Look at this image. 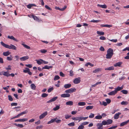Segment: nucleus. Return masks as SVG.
Here are the masks:
<instances>
[{"mask_svg":"<svg viewBox=\"0 0 129 129\" xmlns=\"http://www.w3.org/2000/svg\"><path fill=\"white\" fill-rule=\"evenodd\" d=\"M1 44L3 46L6 48L15 50L16 49V47L12 44H11L10 45H9L8 44H5L2 41L1 42Z\"/></svg>","mask_w":129,"mask_h":129,"instance_id":"obj_1","label":"nucleus"},{"mask_svg":"<svg viewBox=\"0 0 129 129\" xmlns=\"http://www.w3.org/2000/svg\"><path fill=\"white\" fill-rule=\"evenodd\" d=\"M113 54V51L111 48L109 49L107 51V54H106V58L107 59H110Z\"/></svg>","mask_w":129,"mask_h":129,"instance_id":"obj_2","label":"nucleus"},{"mask_svg":"<svg viewBox=\"0 0 129 129\" xmlns=\"http://www.w3.org/2000/svg\"><path fill=\"white\" fill-rule=\"evenodd\" d=\"M113 122L112 120L109 119L106 120H104L102 121V122L103 123L104 125H109L111 124Z\"/></svg>","mask_w":129,"mask_h":129,"instance_id":"obj_3","label":"nucleus"},{"mask_svg":"<svg viewBox=\"0 0 129 129\" xmlns=\"http://www.w3.org/2000/svg\"><path fill=\"white\" fill-rule=\"evenodd\" d=\"M76 90V89L75 88H71L70 89L66 90L65 91V92L68 93H71L75 91Z\"/></svg>","mask_w":129,"mask_h":129,"instance_id":"obj_4","label":"nucleus"},{"mask_svg":"<svg viewBox=\"0 0 129 129\" xmlns=\"http://www.w3.org/2000/svg\"><path fill=\"white\" fill-rule=\"evenodd\" d=\"M103 125H104V124L102 122V123H98L96 125L97 127V129H103Z\"/></svg>","mask_w":129,"mask_h":129,"instance_id":"obj_5","label":"nucleus"},{"mask_svg":"<svg viewBox=\"0 0 129 129\" xmlns=\"http://www.w3.org/2000/svg\"><path fill=\"white\" fill-rule=\"evenodd\" d=\"M81 81L80 78L79 77L76 78L73 81V82L75 84H77Z\"/></svg>","mask_w":129,"mask_h":129,"instance_id":"obj_6","label":"nucleus"},{"mask_svg":"<svg viewBox=\"0 0 129 129\" xmlns=\"http://www.w3.org/2000/svg\"><path fill=\"white\" fill-rule=\"evenodd\" d=\"M70 96V94L66 93H63L60 96L62 98H69Z\"/></svg>","mask_w":129,"mask_h":129,"instance_id":"obj_7","label":"nucleus"},{"mask_svg":"<svg viewBox=\"0 0 129 129\" xmlns=\"http://www.w3.org/2000/svg\"><path fill=\"white\" fill-rule=\"evenodd\" d=\"M28 120V119L26 118H24L21 119H18L15 120V122H24Z\"/></svg>","mask_w":129,"mask_h":129,"instance_id":"obj_8","label":"nucleus"},{"mask_svg":"<svg viewBox=\"0 0 129 129\" xmlns=\"http://www.w3.org/2000/svg\"><path fill=\"white\" fill-rule=\"evenodd\" d=\"M47 114V112L46 111L39 116V118L41 119L44 118Z\"/></svg>","mask_w":129,"mask_h":129,"instance_id":"obj_9","label":"nucleus"},{"mask_svg":"<svg viewBox=\"0 0 129 129\" xmlns=\"http://www.w3.org/2000/svg\"><path fill=\"white\" fill-rule=\"evenodd\" d=\"M57 96H55L50 100L47 101V102L48 103H49L52 102H54L57 99Z\"/></svg>","mask_w":129,"mask_h":129,"instance_id":"obj_10","label":"nucleus"},{"mask_svg":"<svg viewBox=\"0 0 129 129\" xmlns=\"http://www.w3.org/2000/svg\"><path fill=\"white\" fill-rule=\"evenodd\" d=\"M121 114L120 112H118L117 113L115 114L114 116V119H117L118 118L119 115Z\"/></svg>","mask_w":129,"mask_h":129,"instance_id":"obj_11","label":"nucleus"},{"mask_svg":"<svg viewBox=\"0 0 129 129\" xmlns=\"http://www.w3.org/2000/svg\"><path fill=\"white\" fill-rule=\"evenodd\" d=\"M72 119L74 120H79L78 122H80V121L81 120V116H79L77 117H72Z\"/></svg>","mask_w":129,"mask_h":129,"instance_id":"obj_12","label":"nucleus"},{"mask_svg":"<svg viewBox=\"0 0 129 129\" xmlns=\"http://www.w3.org/2000/svg\"><path fill=\"white\" fill-rule=\"evenodd\" d=\"M29 57L28 56H25L20 57V60L21 61H24L29 59Z\"/></svg>","mask_w":129,"mask_h":129,"instance_id":"obj_13","label":"nucleus"},{"mask_svg":"<svg viewBox=\"0 0 129 129\" xmlns=\"http://www.w3.org/2000/svg\"><path fill=\"white\" fill-rule=\"evenodd\" d=\"M129 122V119L125 121H124L121 123L120 124L121 126H123Z\"/></svg>","mask_w":129,"mask_h":129,"instance_id":"obj_14","label":"nucleus"},{"mask_svg":"<svg viewBox=\"0 0 129 129\" xmlns=\"http://www.w3.org/2000/svg\"><path fill=\"white\" fill-rule=\"evenodd\" d=\"M122 62H119L116 63L115 64H114V66L115 67L117 66L120 67L121 65L122 64Z\"/></svg>","mask_w":129,"mask_h":129,"instance_id":"obj_15","label":"nucleus"},{"mask_svg":"<svg viewBox=\"0 0 129 129\" xmlns=\"http://www.w3.org/2000/svg\"><path fill=\"white\" fill-rule=\"evenodd\" d=\"M53 67L52 66H48V65H46L44 67L42 68V69H50L52 68Z\"/></svg>","mask_w":129,"mask_h":129,"instance_id":"obj_16","label":"nucleus"},{"mask_svg":"<svg viewBox=\"0 0 129 129\" xmlns=\"http://www.w3.org/2000/svg\"><path fill=\"white\" fill-rule=\"evenodd\" d=\"M123 88V86H121V87H119L118 86L117 88H116L115 90L116 91V92H117L118 91L120 90H122Z\"/></svg>","mask_w":129,"mask_h":129,"instance_id":"obj_17","label":"nucleus"},{"mask_svg":"<svg viewBox=\"0 0 129 129\" xmlns=\"http://www.w3.org/2000/svg\"><path fill=\"white\" fill-rule=\"evenodd\" d=\"M33 6L36 7V5L34 4H30L27 5V7L29 9H30Z\"/></svg>","mask_w":129,"mask_h":129,"instance_id":"obj_18","label":"nucleus"},{"mask_svg":"<svg viewBox=\"0 0 129 129\" xmlns=\"http://www.w3.org/2000/svg\"><path fill=\"white\" fill-rule=\"evenodd\" d=\"M11 53V52L8 51L3 52V55L5 56H7L9 55Z\"/></svg>","mask_w":129,"mask_h":129,"instance_id":"obj_19","label":"nucleus"},{"mask_svg":"<svg viewBox=\"0 0 129 129\" xmlns=\"http://www.w3.org/2000/svg\"><path fill=\"white\" fill-rule=\"evenodd\" d=\"M117 93V92H116V91L115 89V90H114L108 93V94L109 95H115Z\"/></svg>","mask_w":129,"mask_h":129,"instance_id":"obj_20","label":"nucleus"},{"mask_svg":"<svg viewBox=\"0 0 129 129\" xmlns=\"http://www.w3.org/2000/svg\"><path fill=\"white\" fill-rule=\"evenodd\" d=\"M8 38L11 39L15 41H18V40L16 38H15L13 36H8Z\"/></svg>","mask_w":129,"mask_h":129,"instance_id":"obj_21","label":"nucleus"},{"mask_svg":"<svg viewBox=\"0 0 129 129\" xmlns=\"http://www.w3.org/2000/svg\"><path fill=\"white\" fill-rule=\"evenodd\" d=\"M71 86V84H65L64 86V87L66 89L69 88Z\"/></svg>","mask_w":129,"mask_h":129,"instance_id":"obj_22","label":"nucleus"},{"mask_svg":"<svg viewBox=\"0 0 129 129\" xmlns=\"http://www.w3.org/2000/svg\"><path fill=\"white\" fill-rule=\"evenodd\" d=\"M114 69V67L113 66H111L105 69V70H112Z\"/></svg>","mask_w":129,"mask_h":129,"instance_id":"obj_23","label":"nucleus"},{"mask_svg":"<svg viewBox=\"0 0 129 129\" xmlns=\"http://www.w3.org/2000/svg\"><path fill=\"white\" fill-rule=\"evenodd\" d=\"M98 6L104 9H106L107 8V6L105 4L104 5L98 4Z\"/></svg>","mask_w":129,"mask_h":129,"instance_id":"obj_24","label":"nucleus"},{"mask_svg":"<svg viewBox=\"0 0 129 129\" xmlns=\"http://www.w3.org/2000/svg\"><path fill=\"white\" fill-rule=\"evenodd\" d=\"M66 104L67 105L72 106L73 104V102L71 101H70L66 102Z\"/></svg>","mask_w":129,"mask_h":129,"instance_id":"obj_25","label":"nucleus"},{"mask_svg":"<svg viewBox=\"0 0 129 129\" xmlns=\"http://www.w3.org/2000/svg\"><path fill=\"white\" fill-rule=\"evenodd\" d=\"M101 26L103 27H106L108 28H110L112 27V25H108V24H105L103 25L102 24L101 25Z\"/></svg>","mask_w":129,"mask_h":129,"instance_id":"obj_26","label":"nucleus"},{"mask_svg":"<svg viewBox=\"0 0 129 129\" xmlns=\"http://www.w3.org/2000/svg\"><path fill=\"white\" fill-rule=\"evenodd\" d=\"M37 63L39 64L40 65L43 63V60L40 59L39 60H36Z\"/></svg>","mask_w":129,"mask_h":129,"instance_id":"obj_27","label":"nucleus"},{"mask_svg":"<svg viewBox=\"0 0 129 129\" xmlns=\"http://www.w3.org/2000/svg\"><path fill=\"white\" fill-rule=\"evenodd\" d=\"M86 105V103L85 102H79L78 103V105L79 106H82L85 105Z\"/></svg>","mask_w":129,"mask_h":129,"instance_id":"obj_28","label":"nucleus"},{"mask_svg":"<svg viewBox=\"0 0 129 129\" xmlns=\"http://www.w3.org/2000/svg\"><path fill=\"white\" fill-rule=\"evenodd\" d=\"M3 75L5 76L6 77H8L9 76V72L8 71L4 72H3Z\"/></svg>","mask_w":129,"mask_h":129,"instance_id":"obj_29","label":"nucleus"},{"mask_svg":"<svg viewBox=\"0 0 129 129\" xmlns=\"http://www.w3.org/2000/svg\"><path fill=\"white\" fill-rule=\"evenodd\" d=\"M66 8V7H64L62 8V9H60L59 8L56 7H55V8L56 10H59L60 11H62L64 10Z\"/></svg>","mask_w":129,"mask_h":129,"instance_id":"obj_30","label":"nucleus"},{"mask_svg":"<svg viewBox=\"0 0 129 129\" xmlns=\"http://www.w3.org/2000/svg\"><path fill=\"white\" fill-rule=\"evenodd\" d=\"M97 33L98 34L100 35H104V33L103 31H97Z\"/></svg>","mask_w":129,"mask_h":129,"instance_id":"obj_31","label":"nucleus"},{"mask_svg":"<svg viewBox=\"0 0 129 129\" xmlns=\"http://www.w3.org/2000/svg\"><path fill=\"white\" fill-rule=\"evenodd\" d=\"M55 119H54H54H51V120L49 121L48 122H47V124H50L51 123H52L54 122H55Z\"/></svg>","mask_w":129,"mask_h":129,"instance_id":"obj_32","label":"nucleus"},{"mask_svg":"<svg viewBox=\"0 0 129 129\" xmlns=\"http://www.w3.org/2000/svg\"><path fill=\"white\" fill-rule=\"evenodd\" d=\"M14 125H15L16 126L21 128L23 127L24 126L22 124H17L16 123H15L14 124Z\"/></svg>","mask_w":129,"mask_h":129,"instance_id":"obj_33","label":"nucleus"},{"mask_svg":"<svg viewBox=\"0 0 129 129\" xmlns=\"http://www.w3.org/2000/svg\"><path fill=\"white\" fill-rule=\"evenodd\" d=\"M13 57L11 55H10V56H7V59L8 61H11Z\"/></svg>","mask_w":129,"mask_h":129,"instance_id":"obj_34","label":"nucleus"},{"mask_svg":"<svg viewBox=\"0 0 129 129\" xmlns=\"http://www.w3.org/2000/svg\"><path fill=\"white\" fill-rule=\"evenodd\" d=\"M121 92L123 94H127L128 92L127 90H123L121 91Z\"/></svg>","mask_w":129,"mask_h":129,"instance_id":"obj_35","label":"nucleus"},{"mask_svg":"<svg viewBox=\"0 0 129 129\" xmlns=\"http://www.w3.org/2000/svg\"><path fill=\"white\" fill-rule=\"evenodd\" d=\"M59 106L57 105L56 106V107L54 108L53 109L54 111H56L59 109Z\"/></svg>","mask_w":129,"mask_h":129,"instance_id":"obj_36","label":"nucleus"},{"mask_svg":"<svg viewBox=\"0 0 129 129\" xmlns=\"http://www.w3.org/2000/svg\"><path fill=\"white\" fill-rule=\"evenodd\" d=\"M94 118L96 119H100L102 118V117L101 115H99L96 116Z\"/></svg>","mask_w":129,"mask_h":129,"instance_id":"obj_37","label":"nucleus"},{"mask_svg":"<svg viewBox=\"0 0 129 129\" xmlns=\"http://www.w3.org/2000/svg\"><path fill=\"white\" fill-rule=\"evenodd\" d=\"M22 45L25 48L28 49H30V47L28 46V45H26L25 44H24L22 43Z\"/></svg>","mask_w":129,"mask_h":129,"instance_id":"obj_38","label":"nucleus"},{"mask_svg":"<svg viewBox=\"0 0 129 129\" xmlns=\"http://www.w3.org/2000/svg\"><path fill=\"white\" fill-rule=\"evenodd\" d=\"M88 65H89L91 67H93L94 66L93 64H91L90 62H87L85 64V66L86 67H88Z\"/></svg>","mask_w":129,"mask_h":129,"instance_id":"obj_39","label":"nucleus"},{"mask_svg":"<svg viewBox=\"0 0 129 129\" xmlns=\"http://www.w3.org/2000/svg\"><path fill=\"white\" fill-rule=\"evenodd\" d=\"M93 107V106H88L86 107V110H88L89 109H92Z\"/></svg>","mask_w":129,"mask_h":129,"instance_id":"obj_40","label":"nucleus"},{"mask_svg":"<svg viewBox=\"0 0 129 129\" xmlns=\"http://www.w3.org/2000/svg\"><path fill=\"white\" fill-rule=\"evenodd\" d=\"M31 88L33 90L35 89L36 86L34 84H31L30 85Z\"/></svg>","mask_w":129,"mask_h":129,"instance_id":"obj_41","label":"nucleus"},{"mask_svg":"<svg viewBox=\"0 0 129 129\" xmlns=\"http://www.w3.org/2000/svg\"><path fill=\"white\" fill-rule=\"evenodd\" d=\"M30 70L29 69L26 68H25V70H23V72L24 73H27Z\"/></svg>","mask_w":129,"mask_h":129,"instance_id":"obj_42","label":"nucleus"},{"mask_svg":"<svg viewBox=\"0 0 129 129\" xmlns=\"http://www.w3.org/2000/svg\"><path fill=\"white\" fill-rule=\"evenodd\" d=\"M101 69L100 68H98L97 69H95L94 71H93V73H96L100 71Z\"/></svg>","mask_w":129,"mask_h":129,"instance_id":"obj_43","label":"nucleus"},{"mask_svg":"<svg viewBox=\"0 0 129 129\" xmlns=\"http://www.w3.org/2000/svg\"><path fill=\"white\" fill-rule=\"evenodd\" d=\"M128 102L126 101H123L121 103V104L122 105H125L127 104Z\"/></svg>","mask_w":129,"mask_h":129,"instance_id":"obj_44","label":"nucleus"},{"mask_svg":"<svg viewBox=\"0 0 129 129\" xmlns=\"http://www.w3.org/2000/svg\"><path fill=\"white\" fill-rule=\"evenodd\" d=\"M31 16L35 20H36L37 21H38V20L39 19L36 16H34L33 15H31Z\"/></svg>","mask_w":129,"mask_h":129,"instance_id":"obj_45","label":"nucleus"},{"mask_svg":"<svg viewBox=\"0 0 129 129\" xmlns=\"http://www.w3.org/2000/svg\"><path fill=\"white\" fill-rule=\"evenodd\" d=\"M100 21H101L100 20H95L94 19H93L92 20H91L90 22L93 23H98L100 22Z\"/></svg>","mask_w":129,"mask_h":129,"instance_id":"obj_46","label":"nucleus"},{"mask_svg":"<svg viewBox=\"0 0 129 129\" xmlns=\"http://www.w3.org/2000/svg\"><path fill=\"white\" fill-rule=\"evenodd\" d=\"M48 95V94L47 93H43L42 94L41 96L42 98H45L47 97Z\"/></svg>","mask_w":129,"mask_h":129,"instance_id":"obj_47","label":"nucleus"},{"mask_svg":"<svg viewBox=\"0 0 129 129\" xmlns=\"http://www.w3.org/2000/svg\"><path fill=\"white\" fill-rule=\"evenodd\" d=\"M60 78V77L58 75L55 76L54 77V80L55 81H56L57 80H58Z\"/></svg>","mask_w":129,"mask_h":129,"instance_id":"obj_48","label":"nucleus"},{"mask_svg":"<svg viewBox=\"0 0 129 129\" xmlns=\"http://www.w3.org/2000/svg\"><path fill=\"white\" fill-rule=\"evenodd\" d=\"M75 124L74 122H73L68 124V125L70 126H74Z\"/></svg>","mask_w":129,"mask_h":129,"instance_id":"obj_49","label":"nucleus"},{"mask_svg":"<svg viewBox=\"0 0 129 129\" xmlns=\"http://www.w3.org/2000/svg\"><path fill=\"white\" fill-rule=\"evenodd\" d=\"M54 119H55V122H56L57 123H59L61 122V120H57V118H54Z\"/></svg>","mask_w":129,"mask_h":129,"instance_id":"obj_50","label":"nucleus"},{"mask_svg":"<svg viewBox=\"0 0 129 129\" xmlns=\"http://www.w3.org/2000/svg\"><path fill=\"white\" fill-rule=\"evenodd\" d=\"M8 99L9 100L11 101H12L13 100V99L12 98V96L10 95H9L8 96Z\"/></svg>","mask_w":129,"mask_h":129,"instance_id":"obj_51","label":"nucleus"},{"mask_svg":"<svg viewBox=\"0 0 129 129\" xmlns=\"http://www.w3.org/2000/svg\"><path fill=\"white\" fill-rule=\"evenodd\" d=\"M94 114L91 113L90 115L89 116V117L90 118H92L94 117Z\"/></svg>","mask_w":129,"mask_h":129,"instance_id":"obj_52","label":"nucleus"},{"mask_svg":"<svg viewBox=\"0 0 129 129\" xmlns=\"http://www.w3.org/2000/svg\"><path fill=\"white\" fill-rule=\"evenodd\" d=\"M109 41H111V42H115V43L117 41V39H112V40L109 39Z\"/></svg>","mask_w":129,"mask_h":129,"instance_id":"obj_53","label":"nucleus"},{"mask_svg":"<svg viewBox=\"0 0 129 129\" xmlns=\"http://www.w3.org/2000/svg\"><path fill=\"white\" fill-rule=\"evenodd\" d=\"M54 88L53 87L49 88L48 90V92H50L52 91L53 90Z\"/></svg>","mask_w":129,"mask_h":129,"instance_id":"obj_54","label":"nucleus"},{"mask_svg":"<svg viewBox=\"0 0 129 129\" xmlns=\"http://www.w3.org/2000/svg\"><path fill=\"white\" fill-rule=\"evenodd\" d=\"M107 102V104H109L111 102V100H110L109 99H107L105 100Z\"/></svg>","mask_w":129,"mask_h":129,"instance_id":"obj_55","label":"nucleus"},{"mask_svg":"<svg viewBox=\"0 0 129 129\" xmlns=\"http://www.w3.org/2000/svg\"><path fill=\"white\" fill-rule=\"evenodd\" d=\"M71 115L67 114L65 115V118L66 119H67L70 118L71 117Z\"/></svg>","mask_w":129,"mask_h":129,"instance_id":"obj_56","label":"nucleus"},{"mask_svg":"<svg viewBox=\"0 0 129 129\" xmlns=\"http://www.w3.org/2000/svg\"><path fill=\"white\" fill-rule=\"evenodd\" d=\"M42 53H45L47 52V51L44 49L41 50L40 51Z\"/></svg>","mask_w":129,"mask_h":129,"instance_id":"obj_57","label":"nucleus"},{"mask_svg":"<svg viewBox=\"0 0 129 129\" xmlns=\"http://www.w3.org/2000/svg\"><path fill=\"white\" fill-rule=\"evenodd\" d=\"M27 111H23V112H21L20 113V114L21 115L23 114H26L27 113Z\"/></svg>","mask_w":129,"mask_h":129,"instance_id":"obj_58","label":"nucleus"},{"mask_svg":"<svg viewBox=\"0 0 129 129\" xmlns=\"http://www.w3.org/2000/svg\"><path fill=\"white\" fill-rule=\"evenodd\" d=\"M84 127V126L82 125H80L78 128V129H83Z\"/></svg>","mask_w":129,"mask_h":129,"instance_id":"obj_59","label":"nucleus"},{"mask_svg":"<svg viewBox=\"0 0 129 129\" xmlns=\"http://www.w3.org/2000/svg\"><path fill=\"white\" fill-rule=\"evenodd\" d=\"M25 66L27 67L30 68H31L32 67V66L31 64H26L25 65Z\"/></svg>","mask_w":129,"mask_h":129,"instance_id":"obj_60","label":"nucleus"},{"mask_svg":"<svg viewBox=\"0 0 129 129\" xmlns=\"http://www.w3.org/2000/svg\"><path fill=\"white\" fill-rule=\"evenodd\" d=\"M100 40H105L106 39V38L104 36H102L101 37H100Z\"/></svg>","mask_w":129,"mask_h":129,"instance_id":"obj_61","label":"nucleus"},{"mask_svg":"<svg viewBox=\"0 0 129 129\" xmlns=\"http://www.w3.org/2000/svg\"><path fill=\"white\" fill-rule=\"evenodd\" d=\"M11 106H16L17 105V103H13L11 104Z\"/></svg>","mask_w":129,"mask_h":129,"instance_id":"obj_62","label":"nucleus"},{"mask_svg":"<svg viewBox=\"0 0 129 129\" xmlns=\"http://www.w3.org/2000/svg\"><path fill=\"white\" fill-rule=\"evenodd\" d=\"M89 123V122H85L82 123L81 124L82 125H86L88 124Z\"/></svg>","mask_w":129,"mask_h":129,"instance_id":"obj_63","label":"nucleus"},{"mask_svg":"<svg viewBox=\"0 0 129 129\" xmlns=\"http://www.w3.org/2000/svg\"><path fill=\"white\" fill-rule=\"evenodd\" d=\"M45 8L49 10H51V8L49 7L47 5H46L45 6Z\"/></svg>","mask_w":129,"mask_h":129,"instance_id":"obj_64","label":"nucleus"}]
</instances>
